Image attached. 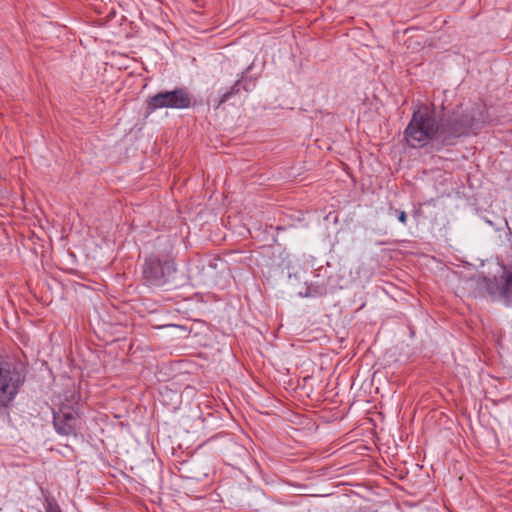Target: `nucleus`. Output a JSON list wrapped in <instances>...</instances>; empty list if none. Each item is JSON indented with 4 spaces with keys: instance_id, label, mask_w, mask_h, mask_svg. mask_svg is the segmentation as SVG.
I'll return each instance as SVG.
<instances>
[{
    "instance_id": "f257e3e1",
    "label": "nucleus",
    "mask_w": 512,
    "mask_h": 512,
    "mask_svg": "<svg viewBox=\"0 0 512 512\" xmlns=\"http://www.w3.org/2000/svg\"><path fill=\"white\" fill-rule=\"evenodd\" d=\"M487 117L481 105L470 108L459 107L450 116L438 119L435 112L426 105L414 110L412 118L404 130L408 146L421 148L429 142L442 146L454 145L456 139L479 128Z\"/></svg>"
},
{
    "instance_id": "f03ea898",
    "label": "nucleus",
    "mask_w": 512,
    "mask_h": 512,
    "mask_svg": "<svg viewBox=\"0 0 512 512\" xmlns=\"http://www.w3.org/2000/svg\"><path fill=\"white\" fill-rule=\"evenodd\" d=\"M176 272L174 260L168 255L152 254L145 258L142 274L149 286L162 287L169 283Z\"/></svg>"
},
{
    "instance_id": "7ed1b4c3",
    "label": "nucleus",
    "mask_w": 512,
    "mask_h": 512,
    "mask_svg": "<svg viewBox=\"0 0 512 512\" xmlns=\"http://www.w3.org/2000/svg\"><path fill=\"white\" fill-rule=\"evenodd\" d=\"M24 382L18 367L7 360H0V408H6L15 399Z\"/></svg>"
},
{
    "instance_id": "20e7f679",
    "label": "nucleus",
    "mask_w": 512,
    "mask_h": 512,
    "mask_svg": "<svg viewBox=\"0 0 512 512\" xmlns=\"http://www.w3.org/2000/svg\"><path fill=\"white\" fill-rule=\"evenodd\" d=\"M192 104V95L186 88H175L171 91H161L147 101L149 112L162 108L187 109Z\"/></svg>"
},
{
    "instance_id": "39448f33",
    "label": "nucleus",
    "mask_w": 512,
    "mask_h": 512,
    "mask_svg": "<svg viewBox=\"0 0 512 512\" xmlns=\"http://www.w3.org/2000/svg\"><path fill=\"white\" fill-rule=\"evenodd\" d=\"M484 281L486 291L494 301L512 308V272L503 275L501 278L494 277Z\"/></svg>"
},
{
    "instance_id": "423d86ee",
    "label": "nucleus",
    "mask_w": 512,
    "mask_h": 512,
    "mask_svg": "<svg viewBox=\"0 0 512 512\" xmlns=\"http://www.w3.org/2000/svg\"><path fill=\"white\" fill-rule=\"evenodd\" d=\"M53 424L58 434L75 436L79 429V413L74 408L62 407L53 411Z\"/></svg>"
},
{
    "instance_id": "0eeeda50",
    "label": "nucleus",
    "mask_w": 512,
    "mask_h": 512,
    "mask_svg": "<svg viewBox=\"0 0 512 512\" xmlns=\"http://www.w3.org/2000/svg\"><path fill=\"white\" fill-rule=\"evenodd\" d=\"M251 86H253L252 81L245 76V72H242L240 78L234 83V85L222 94L216 108L229 101L232 96L239 94L241 89L248 92L251 89Z\"/></svg>"
},
{
    "instance_id": "6e6552de",
    "label": "nucleus",
    "mask_w": 512,
    "mask_h": 512,
    "mask_svg": "<svg viewBox=\"0 0 512 512\" xmlns=\"http://www.w3.org/2000/svg\"><path fill=\"white\" fill-rule=\"evenodd\" d=\"M45 512H62L59 506L51 501H47Z\"/></svg>"
},
{
    "instance_id": "1a4fd4ad",
    "label": "nucleus",
    "mask_w": 512,
    "mask_h": 512,
    "mask_svg": "<svg viewBox=\"0 0 512 512\" xmlns=\"http://www.w3.org/2000/svg\"><path fill=\"white\" fill-rule=\"evenodd\" d=\"M396 215H397V218L398 220L402 223V224H406L407 222V215H406V212L405 211H402V210H397L395 209L394 210Z\"/></svg>"
}]
</instances>
